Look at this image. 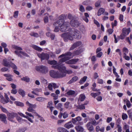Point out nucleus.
I'll use <instances>...</instances> for the list:
<instances>
[{"instance_id":"obj_57","label":"nucleus","mask_w":132,"mask_h":132,"mask_svg":"<svg viewBox=\"0 0 132 132\" xmlns=\"http://www.w3.org/2000/svg\"><path fill=\"white\" fill-rule=\"evenodd\" d=\"M93 7L90 6H87L86 8V9L88 11H90L93 9Z\"/></svg>"},{"instance_id":"obj_41","label":"nucleus","mask_w":132,"mask_h":132,"mask_svg":"<svg viewBox=\"0 0 132 132\" xmlns=\"http://www.w3.org/2000/svg\"><path fill=\"white\" fill-rule=\"evenodd\" d=\"M122 118L123 120L127 119L128 118V116L126 113H123L122 116Z\"/></svg>"},{"instance_id":"obj_3","label":"nucleus","mask_w":132,"mask_h":132,"mask_svg":"<svg viewBox=\"0 0 132 132\" xmlns=\"http://www.w3.org/2000/svg\"><path fill=\"white\" fill-rule=\"evenodd\" d=\"M85 49L84 48H79L76 51H74L73 53L70 52H66L64 54L60 55L59 58L63 57L59 61V63L64 62L69 59L72 58L74 56L79 55L82 52L84 51Z\"/></svg>"},{"instance_id":"obj_54","label":"nucleus","mask_w":132,"mask_h":132,"mask_svg":"<svg viewBox=\"0 0 132 132\" xmlns=\"http://www.w3.org/2000/svg\"><path fill=\"white\" fill-rule=\"evenodd\" d=\"M64 121V120H59L57 121V123L58 125H60L62 124V123Z\"/></svg>"},{"instance_id":"obj_25","label":"nucleus","mask_w":132,"mask_h":132,"mask_svg":"<svg viewBox=\"0 0 132 132\" xmlns=\"http://www.w3.org/2000/svg\"><path fill=\"white\" fill-rule=\"evenodd\" d=\"M105 11V9H104L101 8L98 10L97 15L98 16H100L101 14H103Z\"/></svg>"},{"instance_id":"obj_56","label":"nucleus","mask_w":132,"mask_h":132,"mask_svg":"<svg viewBox=\"0 0 132 132\" xmlns=\"http://www.w3.org/2000/svg\"><path fill=\"white\" fill-rule=\"evenodd\" d=\"M16 117V119L19 122H21L22 121H24V120L22 119L20 117H17V116Z\"/></svg>"},{"instance_id":"obj_32","label":"nucleus","mask_w":132,"mask_h":132,"mask_svg":"<svg viewBox=\"0 0 132 132\" xmlns=\"http://www.w3.org/2000/svg\"><path fill=\"white\" fill-rule=\"evenodd\" d=\"M14 103L17 106H23L24 105L21 102H20L19 101H15L14 102Z\"/></svg>"},{"instance_id":"obj_12","label":"nucleus","mask_w":132,"mask_h":132,"mask_svg":"<svg viewBox=\"0 0 132 132\" xmlns=\"http://www.w3.org/2000/svg\"><path fill=\"white\" fill-rule=\"evenodd\" d=\"M59 60V61L58 62V63H57V62L54 60H51L50 61V60H48V64H50L51 65H53L52 66V67H53V66H55L56 65H59L60 66H63V65H61V63L62 62H61L60 63L59 62V61L61 60Z\"/></svg>"},{"instance_id":"obj_51","label":"nucleus","mask_w":132,"mask_h":132,"mask_svg":"<svg viewBox=\"0 0 132 132\" xmlns=\"http://www.w3.org/2000/svg\"><path fill=\"white\" fill-rule=\"evenodd\" d=\"M97 82L99 84H102L103 83V80L102 79L98 78L97 79Z\"/></svg>"},{"instance_id":"obj_6","label":"nucleus","mask_w":132,"mask_h":132,"mask_svg":"<svg viewBox=\"0 0 132 132\" xmlns=\"http://www.w3.org/2000/svg\"><path fill=\"white\" fill-rule=\"evenodd\" d=\"M35 69L37 71L46 74L48 72L47 68L44 65L36 66Z\"/></svg>"},{"instance_id":"obj_2","label":"nucleus","mask_w":132,"mask_h":132,"mask_svg":"<svg viewBox=\"0 0 132 132\" xmlns=\"http://www.w3.org/2000/svg\"><path fill=\"white\" fill-rule=\"evenodd\" d=\"M53 68L57 69L59 71H56L54 70H51L49 72L50 76L53 78H62L66 76V67L64 66H60L57 65L53 66Z\"/></svg>"},{"instance_id":"obj_16","label":"nucleus","mask_w":132,"mask_h":132,"mask_svg":"<svg viewBox=\"0 0 132 132\" xmlns=\"http://www.w3.org/2000/svg\"><path fill=\"white\" fill-rule=\"evenodd\" d=\"M86 126L87 129L90 131H92L94 130V127L92 123L90 122H88L87 123Z\"/></svg>"},{"instance_id":"obj_49","label":"nucleus","mask_w":132,"mask_h":132,"mask_svg":"<svg viewBox=\"0 0 132 132\" xmlns=\"http://www.w3.org/2000/svg\"><path fill=\"white\" fill-rule=\"evenodd\" d=\"M19 13V12L18 11H16L14 12V14L13 15V17L15 18H16L18 17Z\"/></svg>"},{"instance_id":"obj_21","label":"nucleus","mask_w":132,"mask_h":132,"mask_svg":"<svg viewBox=\"0 0 132 132\" xmlns=\"http://www.w3.org/2000/svg\"><path fill=\"white\" fill-rule=\"evenodd\" d=\"M78 79V77L77 76L74 77H73L68 82V84H71L73 82L76 81Z\"/></svg>"},{"instance_id":"obj_36","label":"nucleus","mask_w":132,"mask_h":132,"mask_svg":"<svg viewBox=\"0 0 132 132\" xmlns=\"http://www.w3.org/2000/svg\"><path fill=\"white\" fill-rule=\"evenodd\" d=\"M62 105L61 103H59L56 106L57 108L59 109L60 111H62L63 109L62 108Z\"/></svg>"},{"instance_id":"obj_50","label":"nucleus","mask_w":132,"mask_h":132,"mask_svg":"<svg viewBox=\"0 0 132 132\" xmlns=\"http://www.w3.org/2000/svg\"><path fill=\"white\" fill-rule=\"evenodd\" d=\"M25 114L28 117H32V119H34V117L33 115H32L31 114L27 112H25Z\"/></svg>"},{"instance_id":"obj_62","label":"nucleus","mask_w":132,"mask_h":132,"mask_svg":"<svg viewBox=\"0 0 132 132\" xmlns=\"http://www.w3.org/2000/svg\"><path fill=\"white\" fill-rule=\"evenodd\" d=\"M25 118L27 119L31 123H33V121L31 118L29 117L28 116H26Z\"/></svg>"},{"instance_id":"obj_20","label":"nucleus","mask_w":132,"mask_h":132,"mask_svg":"<svg viewBox=\"0 0 132 132\" xmlns=\"http://www.w3.org/2000/svg\"><path fill=\"white\" fill-rule=\"evenodd\" d=\"M75 128L76 130L79 132L83 131L84 130V129L82 127L79 125L76 126Z\"/></svg>"},{"instance_id":"obj_23","label":"nucleus","mask_w":132,"mask_h":132,"mask_svg":"<svg viewBox=\"0 0 132 132\" xmlns=\"http://www.w3.org/2000/svg\"><path fill=\"white\" fill-rule=\"evenodd\" d=\"M61 117H60V115L59 116V118L61 119V118L62 116L63 118L64 119H65L68 117V114L66 112H64L63 113H61Z\"/></svg>"},{"instance_id":"obj_14","label":"nucleus","mask_w":132,"mask_h":132,"mask_svg":"<svg viewBox=\"0 0 132 132\" xmlns=\"http://www.w3.org/2000/svg\"><path fill=\"white\" fill-rule=\"evenodd\" d=\"M79 60L78 59H73L65 62V63L68 64H75Z\"/></svg>"},{"instance_id":"obj_10","label":"nucleus","mask_w":132,"mask_h":132,"mask_svg":"<svg viewBox=\"0 0 132 132\" xmlns=\"http://www.w3.org/2000/svg\"><path fill=\"white\" fill-rule=\"evenodd\" d=\"M26 104L29 107L27 109V111L28 112H34V110L33 109L36 107V105L32 104L29 103L28 101L26 102Z\"/></svg>"},{"instance_id":"obj_27","label":"nucleus","mask_w":132,"mask_h":132,"mask_svg":"<svg viewBox=\"0 0 132 132\" xmlns=\"http://www.w3.org/2000/svg\"><path fill=\"white\" fill-rule=\"evenodd\" d=\"M37 101L40 102H42L46 100V98L42 97H38L36 98V99Z\"/></svg>"},{"instance_id":"obj_28","label":"nucleus","mask_w":132,"mask_h":132,"mask_svg":"<svg viewBox=\"0 0 132 132\" xmlns=\"http://www.w3.org/2000/svg\"><path fill=\"white\" fill-rule=\"evenodd\" d=\"M100 92H98L95 93H91L90 95L93 97L95 98L97 96L101 94Z\"/></svg>"},{"instance_id":"obj_43","label":"nucleus","mask_w":132,"mask_h":132,"mask_svg":"<svg viewBox=\"0 0 132 132\" xmlns=\"http://www.w3.org/2000/svg\"><path fill=\"white\" fill-rule=\"evenodd\" d=\"M79 10L80 11L82 12H84L85 11V9L84 7L81 5H79Z\"/></svg>"},{"instance_id":"obj_26","label":"nucleus","mask_w":132,"mask_h":132,"mask_svg":"<svg viewBox=\"0 0 132 132\" xmlns=\"http://www.w3.org/2000/svg\"><path fill=\"white\" fill-rule=\"evenodd\" d=\"M87 78V77L86 76H85L84 77L81 78L79 81V83L82 84H83L86 80V79Z\"/></svg>"},{"instance_id":"obj_64","label":"nucleus","mask_w":132,"mask_h":132,"mask_svg":"<svg viewBox=\"0 0 132 132\" xmlns=\"http://www.w3.org/2000/svg\"><path fill=\"white\" fill-rule=\"evenodd\" d=\"M126 36V35H124L122 33V34L120 35L119 38L120 39L123 40L124 39L125 37Z\"/></svg>"},{"instance_id":"obj_1","label":"nucleus","mask_w":132,"mask_h":132,"mask_svg":"<svg viewBox=\"0 0 132 132\" xmlns=\"http://www.w3.org/2000/svg\"><path fill=\"white\" fill-rule=\"evenodd\" d=\"M61 36L65 42H67L69 40H73V38L78 39L81 37L80 32L74 29H72L69 32L62 34Z\"/></svg>"},{"instance_id":"obj_31","label":"nucleus","mask_w":132,"mask_h":132,"mask_svg":"<svg viewBox=\"0 0 132 132\" xmlns=\"http://www.w3.org/2000/svg\"><path fill=\"white\" fill-rule=\"evenodd\" d=\"M3 64L4 66L6 67H9L10 64L7 61L6 59H4L3 60Z\"/></svg>"},{"instance_id":"obj_29","label":"nucleus","mask_w":132,"mask_h":132,"mask_svg":"<svg viewBox=\"0 0 132 132\" xmlns=\"http://www.w3.org/2000/svg\"><path fill=\"white\" fill-rule=\"evenodd\" d=\"M21 80L24 81L26 82H29L30 81V79L27 76H26L25 77L21 78Z\"/></svg>"},{"instance_id":"obj_60","label":"nucleus","mask_w":132,"mask_h":132,"mask_svg":"<svg viewBox=\"0 0 132 132\" xmlns=\"http://www.w3.org/2000/svg\"><path fill=\"white\" fill-rule=\"evenodd\" d=\"M103 53L102 52H100L96 55V56L98 57H100L102 55Z\"/></svg>"},{"instance_id":"obj_19","label":"nucleus","mask_w":132,"mask_h":132,"mask_svg":"<svg viewBox=\"0 0 132 132\" xmlns=\"http://www.w3.org/2000/svg\"><path fill=\"white\" fill-rule=\"evenodd\" d=\"M31 47L35 50L39 52L42 51L43 50L41 48L35 45H32Z\"/></svg>"},{"instance_id":"obj_9","label":"nucleus","mask_w":132,"mask_h":132,"mask_svg":"<svg viewBox=\"0 0 132 132\" xmlns=\"http://www.w3.org/2000/svg\"><path fill=\"white\" fill-rule=\"evenodd\" d=\"M65 18V16L64 15L62 14L59 17V20L57 21L54 23V25H56L57 24H61L63 23L64 22V19Z\"/></svg>"},{"instance_id":"obj_39","label":"nucleus","mask_w":132,"mask_h":132,"mask_svg":"<svg viewBox=\"0 0 132 132\" xmlns=\"http://www.w3.org/2000/svg\"><path fill=\"white\" fill-rule=\"evenodd\" d=\"M46 16L44 18V22L45 23H47L48 21V16L49 15L47 14H45Z\"/></svg>"},{"instance_id":"obj_24","label":"nucleus","mask_w":132,"mask_h":132,"mask_svg":"<svg viewBox=\"0 0 132 132\" xmlns=\"http://www.w3.org/2000/svg\"><path fill=\"white\" fill-rule=\"evenodd\" d=\"M4 76L6 77V79L9 81H11L12 80V76L9 74H5Z\"/></svg>"},{"instance_id":"obj_63","label":"nucleus","mask_w":132,"mask_h":132,"mask_svg":"<svg viewBox=\"0 0 132 132\" xmlns=\"http://www.w3.org/2000/svg\"><path fill=\"white\" fill-rule=\"evenodd\" d=\"M52 105V101L48 102L47 106V108H49Z\"/></svg>"},{"instance_id":"obj_52","label":"nucleus","mask_w":132,"mask_h":132,"mask_svg":"<svg viewBox=\"0 0 132 132\" xmlns=\"http://www.w3.org/2000/svg\"><path fill=\"white\" fill-rule=\"evenodd\" d=\"M101 1H98L96 2L95 3V6L96 7H97L99 6L101 3Z\"/></svg>"},{"instance_id":"obj_35","label":"nucleus","mask_w":132,"mask_h":132,"mask_svg":"<svg viewBox=\"0 0 132 132\" xmlns=\"http://www.w3.org/2000/svg\"><path fill=\"white\" fill-rule=\"evenodd\" d=\"M61 24H57L56 25H54V24H53V25L55 27V29L54 30V31L55 32H58L59 30V27L60 26Z\"/></svg>"},{"instance_id":"obj_45","label":"nucleus","mask_w":132,"mask_h":132,"mask_svg":"<svg viewBox=\"0 0 132 132\" xmlns=\"http://www.w3.org/2000/svg\"><path fill=\"white\" fill-rule=\"evenodd\" d=\"M51 95L54 97V99L55 100H56L58 98V95H56L54 93H52Z\"/></svg>"},{"instance_id":"obj_40","label":"nucleus","mask_w":132,"mask_h":132,"mask_svg":"<svg viewBox=\"0 0 132 132\" xmlns=\"http://www.w3.org/2000/svg\"><path fill=\"white\" fill-rule=\"evenodd\" d=\"M0 108L1 109L2 111L4 113H6L7 114L9 112V111L6 109L3 108L2 106H0Z\"/></svg>"},{"instance_id":"obj_8","label":"nucleus","mask_w":132,"mask_h":132,"mask_svg":"<svg viewBox=\"0 0 132 132\" xmlns=\"http://www.w3.org/2000/svg\"><path fill=\"white\" fill-rule=\"evenodd\" d=\"M17 116L18 114L17 113H10L9 112L7 114L8 120L13 122H14V121L13 120V119L14 117Z\"/></svg>"},{"instance_id":"obj_59","label":"nucleus","mask_w":132,"mask_h":132,"mask_svg":"<svg viewBox=\"0 0 132 132\" xmlns=\"http://www.w3.org/2000/svg\"><path fill=\"white\" fill-rule=\"evenodd\" d=\"M17 92V91L16 89H12L11 91V93L13 94H15Z\"/></svg>"},{"instance_id":"obj_13","label":"nucleus","mask_w":132,"mask_h":132,"mask_svg":"<svg viewBox=\"0 0 132 132\" xmlns=\"http://www.w3.org/2000/svg\"><path fill=\"white\" fill-rule=\"evenodd\" d=\"M7 117L3 114H0V119L1 121L5 124H7V121L6 120Z\"/></svg>"},{"instance_id":"obj_18","label":"nucleus","mask_w":132,"mask_h":132,"mask_svg":"<svg viewBox=\"0 0 132 132\" xmlns=\"http://www.w3.org/2000/svg\"><path fill=\"white\" fill-rule=\"evenodd\" d=\"M64 127L67 129H69L73 127V125L72 124V122L70 121L65 123L64 125Z\"/></svg>"},{"instance_id":"obj_38","label":"nucleus","mask_w":132,"mask_h":132,"mask_svg":"<svg viewBox=\"0 0 132 132\" xmlns=\"http://www.w3.org/2000/svg\"><path fill=\"white\" fill-rule=\"evenodd\" d=\"M85 98V96L83 94H81L80 95L79 98L81 101H83Z\"/></svg>"},{"instance_id":"obj_42","label":"nucleus","mask_w":132,"mask_h":132,"mask_svg":"<svg viewBox=\"0 0 132 132\" xmlns=\"http://www.w3.org/2000/svg\"><path fill=\"white\" fill-rule=\"evenodd\" d=\"M53 85L52 84V83H50L49 84L48 86V88L51 91H53Z\"/></svg>"},{"instance_id":"obj_15","label":"nucleus","mask_w":132,"mask_h":132,"mask_svg":"<svg viewBox=\"0 0 132 132\" xmlns=\"http://www.w3.org/2000/svg\"><path fill=\"white\" fill-rule=\"evenodd\" d=\"M81 42L80 41L78 42L74 43L71 46L70 49V51L73 50L76 47L79 46L81 45Z\"/></svg>"},{"instance_id":"obj_37","label":"nucleus","mask_w":132,"mask_h":132,"mask_svg":"<svg viewBox=\"0 0 132 132\" xmlns=\"http://www.w3.org/2000/svg\"><path fill=\"white\" fill-rule=\"evenodd\" d=\"M77 108L81 110H83L85 109V106L84 104H82L77 106Z\"/></svg>"},{"instance_id":"obj_53","label":"nucleus","mask_w":132,"mask_h":132,"mask_svg":"<svg viewBox=\"0 0 132 132\" xmlns=\"http://www.w3.org/2000/svg\"><path fill=\"white\" fill-rule=\"evenodd\" d=\"M92 125L94 126H96L98 124L99 122H96V121L94 120L92 121Z\"/></svg>"},{"instance_id":"obj_47","label":"nucleus","mask_w":132,"mask_h":132,"mask_svg":"<svg viewBox=\"0 0 132 132\" xmlns=\"http://www.w3.org/2000/svg\"><path fill=\"white\" fill-rule=\"evenodd\" d=\"M114 22H112V28H113L114 27L116 26L117 25V22L116 20H114Z\"/></svg>"},{"instance_id":"obj_11","label":"nucleus","mask_w":132,"mask_h":132,"mask_svg":"<svg viewBox=\"0 0 132 132\" xmlns=\"http://www.w3.org/2000/svg\"><path fill=\"white\" fill-rule=\"evenodd\" d=\"M80 24V23L76 20L72 19L70 21V24L71 26L73 27H78Z\"/></svg>"},{"instance_id":"obj_17","label":"nucleus","mask_w":132,"mask_h":132,"mask_svg":"<svg viewBox=\"0 0 132 132\" xmlns=\"http://www.w3.org/2000/svg\"><path fill=\"white\" fill-rule=\"evenodd\" d=\"M130 32V28H128L127 29L126 28H123L122 29V33L124 35H125L126 36L128 35Z\"/></svg>"},{"instance_id":"obj_58","label":"nucleus","mask_w":132,"mask_h":132,"mask_svg":"<svg viewBox=\"0 0 132 132\" xmlns=\"http://www.w3.org/2000/svg\"><path fill=\"white\" fill-rule=\"evenodd\" d=\"M32 90L34 91L35 92H41L42 91V89L40 88H34L32 89Z\"/></svg>"},{"instance_id":"obj_5","label":"nucleus","mask_w":132,"mask_h":132,"mask_svg":"<svg viewBox=\"0 0 132 132\" xmlns=\"http://www.w3.org/2000/svg\"><path fill=\"white\" fill-rule=\"evenodd\" d=\"M69 23L68 22H65L61 23L60 26V29L61 31L64 32L69 29Z\"/></svg>"},{"instance_id":"obj_48","label":"nucleus","mask_w":132,"mask_h":132,"mask_svg":"<svg viewBox=\"0 0 132 132\" xmlns=\"http://www.w3.org/2000/svg\"><path fill=\"white\" fill-rule=\"evenodd\" d=\"M1 102L4 104L7 103L8 101H7L4 98H2L1 100Z\"/></svg>"},{"instance_id":"obj_34","label":"nucleus","mask_w":132,"mask_h":132,"mask_svg":"<svg viewBox=\"0 0 132 132\" xmlns=\"http://www.w3.org/2000/svg\"><path fill=\"white\" fill-rule=\"evenodd\" d=\"M18 92L19 94L21 95L22 97H23L25 95V92L23 90L21 89H20Z\"/></svg>"},{"instance_id":"obj_4","label":"nucleus","mask_w":132,"mask_h":132,"mask_svg":"<svg viewBox=\"0 0 132 132\" xmlns=\"http://www.w3.org/2000/svg\"><path fill=\"white\" fill-rule=\"evenodd\" d=\"M12 47L16 50L14 51V53L18 56L22 58V55L24 56H29L25 52L21 51L22 50V48L15 45H13Z\"/></svg>"},{"instance_id":"obj_44","label":"nucleus","mask_w":132,"mask_h":132,"mask_svg":"<svg viewBox=\"0 0 132 132\" xmlns=\"http://www.w3.org/2000/svg\"><path fill=\"white\" fill-rule=\"evenodd\" d=\"M117 127L118 128V132H121L122 130L121 126L119 124H117Z\"/></svg>"},{"instance_id":"obj_55","label":"nucleus","mask_w":132,"mask_h":132,"mask_svg":"<svg viewBox=\"0 0 132 132\" xmlns=\"http://www.w3.org/2000/svg\"><path fill=\"white\" fill-rule=\"evenodd\" d=\"M123 54L124 55V56H123V57L125 58V59L127 60H130V58L129 56H126V54L125 53H123Z\"/></svg>"},{"instance_id":"obj_33","label":"nucleus","mask_w":132,"mask_h":132,"mask_svg":"<svg viewBox=\"0 0 132 132\" xmlns=\"http://www.w3.org/2000/svg\"><path fill=\"white\" fill-rule=\"evenodd\" d=\"M57 130L59 132H64L66 130V129L62 127H59L57 129Z\"/></svg>"},{"instance_id":"obj_22","label":"nucleus","mask_w":132,"mask_h":132,"mask_svg":"<svg viewBox=\"0 0 132 132\" xmlns=\"http://www.w3.org/2000/svg\"><path fill=\"white\" fill-rule=\"evenodd\" d=\"M75 92L74 90H69L67 93V94L68 95L74 96Z\"/></svg>"},{"instance_id":"obj_61","label":"nucleus","mask_w":132,"mask_h":132,"mask_svg":"<svg viewBox=\"0 0 132 132\" xmlns=\"http://www.w3.org/2000/svg\"><path fill=\"white\" fill-rule=\"evenodd\" d=\"M94 22L95 24L98 27H99L100 26V23L98 22V21L95 20H94Z\"/></svg>"},{"instance_id":"obj_30","label":"nucleus","mask_w":132,"mask_h":132,"mask_svg":"<svg viewBox=\"0 0 132 132\" xmlns=\"http://www.w3.org/2000/svg\"><path fill=\"white\" fill-rule=\"evenodd\" d=\"M30 35L31 36L35 37H37L39 36V35L37 33L33 32H32L30 33Z\"/></svg>"},{"instance_id":"obj_7","label":"nucleus","mask_w":132,"mask_h":132,"mask_svg":"<svg viewBox=\"0 0 132 132\" xmlns=\"http://www.w3.org/2000/svg\"><path fill=\"white\" fill-rule=\"evenodd\" d=\"M37 55L39 58L41 59V61H42L45 59L48 60L49 58V55L46 53H44L38 54Z\"/></svg>"},{"instance_id":"obj_46","label":"nucleus","mask_w":132,"mask_h":132,"mask_svg":"<svg viewBox=\"0 0 132 132\" xmlns=\"http://www.w3.org/2000/svg\"><path fill=\"white\" fill-rule=\"evenodd\" d=\"M11 67L13 69H17V67L13 63H11L10 64L9 67Z\"/></svg>"}]
</instances>
